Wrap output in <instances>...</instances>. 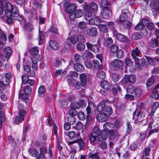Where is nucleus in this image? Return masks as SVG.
Masks as SVG:
<instances>
[{
    "label": "nucleus",
    "instance_id": "09e8293b",
    "mask_svg": "<svg viewBox=\"0 0 159 159\" xmlns=\"http://www.w3.org/2000/svg\"><path fill=\"white\" fill-rule=\"evenodd\" d=\"M142 37V35L138 32L134 33L131 36L132 39L134 40H138L141 38Z\"/></svg>",
    "mask_w": 159,
    "mask_h": 159
},
{
    "label": "nucleus",
    "instance_id": "13d9d810",
    "mask_svg": "<svg viewBox=\"0 0 159 159\" xmlns=\"http://www.w3.org/2000/svg\"><path fill=\"white\" fill-rule=\"evenodd\" d=\"M79 102H74L70 104V107L75 109H79L80 108Z\"/></svg>",
    "mask_w": 159,
    "mask_h": 159
},
{
    "label": "nucleus",
    "instance_id": "7ed1b4c3",
    "mask_svg": "<svg viewBox=\"0 0 159 159\" xmlns=\"http://www.w3.org/2000/svg\"><path fill=\"white\" fill-rule=\"evenodd\" d=\"M97 111L98 112H105L106 114L111 115L112 113V110L111 108L105 104L104 101L101 102L98 104L97 107Z\"/></svg>",
    "mask_w": 159,
    "mask_h": 159
},
{
    "label": "nucleus",
    "instance_id": "49530a36",
    "mask_svg": "<svg viewBox=\"0 0 159 159\" xmlns=\"http://www.w3.org/2000/svg\"><path fill=\"white\" fill-rule=\"evenodd\" d=\"M77 50L80 51H83L85 49V45L83 43H78L76 46Z\"/></svg>",
    "mask_w": 159,
    "mask_h": 159
},
{
    "label": "nucleus",
    "instance_id": "4468645a",
    "mask_svg": "<svg viewBox=\"0 0 159 159\" xmlns=\"http://www.w3.org/2000/svg\"><path fill=\"white\" fill-rule=\"evenodd\" d=\"M77 73L74 71H71L66 76L67 81L71 85L75 80L73 79V77L77 76Z\"/></svg>",
    "mask_w": 159,
    "mask_h": 159
},
{
    "label": "nucleus",
    "instance_id": "39448f33",
    "mask_svg": "<svg viewBox=\"0 0 159 159\" xmlns=\"http://www.w3.org/2000/svg\"><path fill=\"white\" fill-rule=\"evenodd\" d=\"M136 80V77L134 75H125L121 81V84L125 85L128 83L134 84Z\"/></svg>",
    "mask_w": 159,
    "mask_h": 159
},
{
    "label": "nucleus",
    "instance_id": "20e7f679",
    "mask_svg": "<svg viewBox=\"0 0 159 159\" xmlns=\"http://www.w3.org/2000/svg\"><path fill=\"white\" fill-rule=\"evenodd\" d=\"M131 55L133 59L135 61V64L139 68H141V65L139 63V59L137 57H140L141 55V52L138 48L136 47L135 49L132 50Z\"/></svg>",
    "mask_w": 159,
    "mask_h": 159
},
{
    "label": "nucleus",
    "instance_id": "f8f14e48",
    "mask_svg": "<svg viewBox=\"0 0 159 159\" xmlns=\"http://www.w3.org/2000/svg\"><path fill=\"white\" fill-rule=\"evenodd\" d=\"M96 116V118L98 120L102 122L106 121L107 120L108 116L107 114L102 112H99Z\"/></svg>",
    "mask_w": 159,
    "mask_h": 159
},
{
    "label": "nucleus",
    "instance_id": "052dcab7",
    "mask_svg": "<svg viewBox=\"0 0 159 159\" xmlns=\"http://www.w3.org/2000/svg\"><path fill=\"white\" fill-rule=\"evenodd\" d=\"M29 75L28 74H25L21 76L22 83L24 84H26V82L29 79Z\"/></svg>",
    "mask_w": 159,
    "mask_h": 159
},
{
    "label": "nucleus",
    "instance_id": "a18cd8bd",
    "mask_svg": "<svg viewBox=\"0 0 159 159\" xmlns=\"http://www.w3.org/2000/svg\"><path fill=\"white\" fill-rule=\"evenodd\" d=\"M24 29L28 32L32 31L33 30V26L30 23H27L24 25Z\"/></svg>",
    "mask_w": 159,
    "mask_h": 159
},
{
    "label": "nucleus",
    "instance_id": "a878e982",
    "mask_svg": "<svg viewBox=\"0 0 159 159\" xmlns=\"http://www.w3.org/2000/svg\"><path fill=\"white\" fill-rule=\"evenodd\" d=\"M25 101L22 99H20L18 101L17 107L19 111H25L24 110L25 107L24 106Z\"/></svg>",
    "mask_w": 159,
    "mask_h": 159
},
{
    "label": "nucleus",
    "instance_id": "c03bdc74",
    "mask_svg": "<svg viewBox=\"0 0 159 159\" xmlns=\"http://www.w3.org/2000/svg\"><path fill=\"white\" fill-rule=\"evenodd\" d=\"M100 31L103 33H107V32L108 29L106 26L104 24H101L98 26Z\"/></svg>",
    "mask_w": 159,
    "mask_h": 159
},
{
    "label": "nucleus",
    "instance_id": "338daca9",
    "mask_svg": "<svg viewBox=\"0 0 159 159\" xmlns=\"http://www.w3.org/2000/svg\"><path fill=\"white\" fill-rule=\"evenodd\" d=\"M152 96L156 99L159 98V95L158 91L156 89H154L152 92Z\"/></svg>",
    "mask_w": 159,
    "mask_h": 159
},
{
    "label": "nucleus",
    "instance_id": "f704fd0d",
    "mask_svg": "<svg viewBox=\"0 0 159 159\" xmlns=\"http://www.w3.org/2000/svg\"><path fill=\"white\" fill-rule=\"evenodd\" d=\"M29 152L30 155L34 157H36L39 154L37 150L33 148H30L29 150Z\"/></svg>",
    "mask_w": 159,
    "mask_h": 159
},
{
    "label": "nucleus",
    "instance_id": "5701e85b",
    "mask_svg": "<svg viewBox=\"0 0 159 159\" xmlns=\"http://www.w3.org/2000/svg\"><path fill=\"white\" fill-rule=\"evenodd\" d=\"M154 81L155 79L153 77H151L148 80L146 84L148 90H149L150 88L152 87L154 85Z\"/></svg>",
    "mask_w": 159,
    "mask_h": 159
},
{
    "label": "nucleus",
    "instance_id": "c85d7f7f",
    "mask_svg": "<svg viewBox=\"0 0 159 159\" xmlns=\"http://www.w3.org/2000/svg\"><path fill=\"white\" fill-rule=\"evenodd\" d=\"M45 89L44 86L41 85L39 88L38 96L40 97H43L44 96Z\"/></svg>",
    "mask_w": 159,
    "mask_h": 159
},
{
    "label": "nucleus",
    "instance_id": "4be33fe9",
    "mask_svg": "<svg viewBox=\"0 0 159 159\" xmlns=\"http://www.w3.org/2000/svg\"><path fill=\"white\" fill-rule=\"evenodd\" d=\"M101 87L105 90H107L111 89V84L106 80L102 81L101 83Z\"/></svg>",
    "mask_w": 159,
    "mask_h": 159
},
{
    "label": "nucleus",
    "instance_id": "37998d69",
    "mask_svg": "<svg viewBox=\"0 0 159 159\" xmlns=\"http://www.w3.org/2000/svg\"><path fill=\"white\" fill-rule=\"evenodd\" d=\"M75 118L73 115H69L67 118V122L71 125H73L75 123Z\"/></svg>",
    "mask_w": 159,
    "mask_h": 159
},
{
    "label": "nucleus",
    "instance_id": "864d4df0",
    "mask_svg": "<svg viewBox=\"0 0 159 159\" xmlns=\"http://www.w3.org/2000/svg\"><path fill=\"white\" fill-rule=\"evenodd\" d=\"M119 49V47L116 45L114 44L111 47V51L113 53H115Z\"/></svg>",
    "mask_w": 159,
    "mask_h": 159
},
{
    "label": "nucleus",
    "instance_id": "ea45409f",
    "mask_svg": "<svg viewBox=\"0 0 159 159\" xmlns=\"http://www.w3.org/2000/svg\"><path fill=\"white\" fill-rule=\"evenodd\" d=\"M134 89L132 85H129L126 89L127 94H134Z\"/></svg>",
    "mask_w": 159,
    "mask_h": 159
},
{
    "label": "nucleus",
    "instance_id": "680f3d73",
    "mask_svg": "<svg viewBox=\"0 0 159 159\" xmlns=\"http://www.w3.org/2000/svg\"><path fill=\"white\" fill-rule=\"evenodd\" d=\"M11 77V74L10 73H7L5 74V82L6 83V85H7L8 84V80H10Z\"/></svg>",
    "mask_w": 159,
    "mask_h": 159
},
{
    "label": "nucleus",
    "instance_id": "c9c22d12",
    "mask_svg": "<svg viewBox=\"0 0 159 159\" xmlns=\"http://www.w3.org/2000/svg\"><path fill=\"white\" fill-rule=\"evenodd\" d=\"M105 9V10H103V11L101 13L102 16L104 19L107 18L109 17V11L108 9Z\"/></svg>",
    "mask_w": 159,
    "mask_h": 159
},
{
    "label": "nucleus",
    "instance_id": "0eeeda50",
    "mask_svg": "<svg viewBox=\"0 0 159 159\" xmlns=\"http://www.w3.org/2000/svg\"><path fill=\"white\" fill-rule=\"evenodd\" d=\"M145 113L143 112L139 111L136 110L134 112L133 118L134 120H137L139 122L142 121L145 118Z\"/></svg>",
    "mask_w": 159,
    "mask_h": 159
},
{
    "label": "nucleus",
    "instance_id": "5fc2aeb1",
    "mask_svg": "<svg viewBox=\"0 0 159 159\" xmlns=\"http://www.w3.org/2000/svg\"><path fill=\"white\" fill-rule=\"evenodd\" d=\"M151 46L153 48H155L157 46L158 44V42L157 39H152L150 42Z\"/></svg>",
    "mask_w": 159,
    "mask_h": 159
},
{
    "label": "nucleus",
    "instance_id": "f3484780",
    "mask_svg": "<svg viewBox=\"0 0 159 159\" xmlns=\"http://www.w3.org/2000/svg\"><path fill=\"white\" fill-rule=\"evenodd\" d=\"M116 37L118 40L125 43H128L129 42L128 38L120 33H117Z\"/></svg>",
    "mask_w": 159,
    "mask_h": 159
},
{
    "label": "nucleus",
    "instance_id": "6ab92c4d",
    "mask_svg": "<svg viewBox=\"0 0 159 159\" xmlns=\"http://www.w3.org/2000/svg\"><path fill=\"white\" fill-rule=\"evenodd\" d=\"M150 6L151 8L154 10L156 13H159V2L158 1L154 2L150 4Z\"/></svg>",
    "mask_w": 159,
    "mask_h": 159
},
{
    "label": "nucleus",
    "instance_id": "cd10ccee",
    "mask_svg": "<svg viewBox=\"0 0 159 159\" xmlns=\"http://www.w3.org/2000/svg\"><path fill=\"white\" fill-rule=\"evenodd\" d=\"M110 3L107 2V0H102L100 3L99 6L101 8L108 9L107 7L109 6Z\"/></svg>",
    "mask_w": 159,
    "mask_h": 159
},
{
    "label": "nucleus",
    "instance_id": "aec40b11",
    "mask_svg": "<svg viewBox=\"0 0 159 159\" xmlns=\"http://www.w3.org/2000/svg\"><path fill=\"white\" fill-rule=\"evenodd\" d=\"M83 15V11L80 9L77 10L75 13L73 15L70 14V15L69 17L71 20H74L75 17L77 18H80Z\"/></svg>",
    "mask_w": 159,
    "mask_h": 159
},
{
    "label": "nucleus",
    "instance_id": "0e129e2a",
    "mask_svg": "<svg viewBox=\"0 0 159 159\" xmlns=\"http://www.w3.org/2000/svg\"><path fill=\"white\" fill-rule=\"evenodd\" d=\"M78 116L80 120H83L85 119V115L83 112H80L78 114Z\"/></svg>",
    "mask_w": 159,
    "mask_h": 159
},
{
    "label": "nucleus",
    "instance_id": "e2e57ef3",
    "mask_svg": "<svg viewBox=\"0 0 159 159\" xmlns=\"http://www.w3.org/2000/svg\"><path fill=\"white\" fill-rule=\"evenodd\" d=\"M53 64L55 67H58L61 65V61L60 59H56L54 61Z\"/></svg>",
    "mask_w": 159,
    "mask_h": 159
},
{
    "label": "nucleus",
    "instance_id": "e433bc0d",
    "mask_svg": "<svg viewBox=\"0 0 159 159\" xmlns=\"http://www.w3.org/2000/svg\"><path fill=\"white\" fill-rule=\"evenodd\" d=\"M113 43V40L111 38H109L105 40L104 44L105 47H108L111 46Z\"/></svg>",
    "mask_w": 159,
    "mask_h": 159
},
{
    "label": "nucleus",
    "instance_id": "a19ab883",
    "mask_svg": "<svg viewBox=\"0 0 159 159\" xmlns=\"http://www.w3.org/2000/svg\"><path fill=\"white\" fill-rule=\"evenodd\" d=\"M115 53L116 57L118 59L122 58L124 56V52L121 49H119Z\"/></svg>",
    "mask_w": 159,
    "mask_h": 159
},
{
    "label": "nucleus",
    "instance_id": "bf43d9fd",
    "mask_svg": "<svg viewBox=\"0 0 159 159\" xmlns=\"http://www.w3.org/2000/svg\"><path fill=\"white\" fill-rule=\"evenodd\" d=\"M122 24L123 25L125 28L127 29H129L132 26L131 23L129 21L127 20L122 23Z\"/></svg>",
    "mask_w": 159,
    "mask_h": 159
},
{
    "label": "nucleus",
    "instance_id": "f03ea898",
    "mask_svg": "<svg viewBox=\"0 0 159 159\" xmlns=\"http://www.w3.org/2000/svg\"><path fill=\"white\" fill-rule=\"evenodd\" d=\"M81 83L78 81L75 80L71 85H73L75 88L78 90L81 89V87L85 86L87 84V78L86 75L84 74H81L80 75Z\"/></svg>",
    "mask_w": 159,
    "mask_h": 159
},
{
    "label": "nucleus",
    "instance_id": "9d476101",
    "mask_svg": "<svg viewBox=\"0 0 159 159\" xmlns=\"http://www.w3.org/2000/svg\"><path fill=\"white\" fill-rule=\"evenodd\" d=\"M19 116H17L14 120L16 124H19L24 120V117L26 114L25 111H19Z\"/></svg>",
    "mask_w": 159,
    "mask_h": 159
},
{
    "label": "nucleus",
    "instance_id": "69168bd1",
    "mask_svg": "<svg viewBox=\"0 0 159 159\" xmlns=\"http://www.w3.org/2000/svg\"><path fill=\"white\" fill-rule=\"evenodd\" d=\"M125 62L126 65L129 66H132L133 65V62L129 58H126L125 59Z\"/></svg>",
    "mask_w": 159,
    "mask_h": 159
},
{
    "label": "nucleus",
    "instance_id": "f257e3e1",
    "mask_svg": "<svg viewBox=\"0 0 159 159\" xmlns=\"http://www.w3.org/2000/svg\"><path fill=\"white\" fill-rule=\"evenodd\" d=\"M5 7L6 10L5 14L6 16H10L12 15L15 20L20 21L23 20V16L18 13V10L16 7L14 6L10 2H7L5 4Z\"/></svg>",
    "mask_w": 159,
    "mask_h": 159
},
{
    "label": "nucleus",
    "instance_id": "423d86ee",
    "mask_svg": "<svg viewBox=\"0 0 159 159\" xmlns=\"http://www.w3.org/2000/svg\"><path fill=\"white\" fill-rule=\"evenodd\" d=\"M111 68L114 70H117L123 69L124 64L123 61L115 59L111 63Z\"/></svg>",
    "mask_w": 159,
    "mask_h": 159
},
{
    "label": "nucleus",
    "instance_id": "3c124183",
    "mask_svg": "<svg viewBox=\"0 0 159 159\" xmlns=\"http://www.w3.org/2000/svg\"><path fill=\"white\" fill-rule=\"evenodd\" d=\"M134 94L137 97H140L142 95V92L141 89L138 88H135Z\"/></svg>",
    "mask_w": 159,
    "mask_h": 159
},
{
    "label": "nucleus",
    "instance_id": "1a4fd4ad",
    "mask_svg": "<svg viewBox=\"0 0 159 159\" xmlns=\"http://www.w3.org/2000/svg\"><path fill=\"white\" fill-rule=\"evenodd\" d=\"M87 48L94 53L98 52L99 50V46L98 44H92L89 42L86 43Z\"/></svg>",
    "mask_w": 159,
    "mask_h": 159
},
{
    "label": "nucleus",
    "instance_id": "2eb2a0df",
    "mask_svg": "<svg viewBox=\"0 0 159 159\" xmlns=\"http://www.w3.org/2000/svg\"><path fill=\"white\" fill-rule=\"evenodd\" d=\"M86 28L87 34L89 36L91 37L96 36L97 34V29L96 28L92 27Z\"/></svg>",
    "mask_w": 159,
    "mask_h": 159
},
{
    "label": "nucleus",
    "instance_id": "7c9ffc66",
    "mask_svg": "<svg viewBox=\"0 0 159 159\" xmlns=\"http://www.w3.org/2000/svg\"><path fill=\"white\" fill-rule=\"evenodd\" d=\"M49 46L52 49L54 50H57L59 48L58 43L53 40L50 41Z\"/></svg>",
    "mask_w": 159,
    "mask_h": 159
},
{
    "label": "nucleus",
    "instance_id": "72a5a7b5",
    "mask_svg": "<svg viewBox=\"0 0 159 159\" xmlns=\"http://www.w3.org/2000/svg\"><path fill=\"white\" fill-rule=\"evenodd\" d=\"M128 18V16H123L121 15H120L117 22L119 24H122V23L127 20Z\"/></svg>",
    "mask_w": 159,
    "mask_h": 159
},
{
    "label": "nucleus",
    "instance_id": "4d7b16f0",
    "mask_svg": "<svg viewBox=\"0 0 159 159\" xmlns=\"http://www.w3.org/2000/svg\"><path fill=\"white\" fill-rule=\"evenodd\" d=\"M39 45L42 44L43 43V32L40 31V28L39 29Z\"/></svg>",
    "mask_w": 159,
    "mask_h": 159
},
{
    "label": "nucleus",
    "instance_id": "4c0bfd02",
    "mask_svg": "<svg viewBox=\"0 0 159 159\" xmlns=\"http://www.w3.org/2000/svg\"><path fill=\"white\" fill-rule=\"evenodd\" d=\"M68 103L67 100L65 99H62L59 102L58 104L62 108H66L67 107Z\"/></svg>",
    "mask_w": 159,
    "mask_h": 159
},
{
    "label": "nucleus",
    "instance_id": "58836bf2",
    "mask_svg": "<svg viewBox=\"0 0 159 159\" xmlns=\"http://www.w3.org/2000/svg\"><path fill=\"white\" fill-rule=\"evenodd\" d=\"M98 77L99 79L103 80L106 77V75L105 72L102 70H99L97 73Z\"/></svg>",
    "mask_w": 159,
    "mask_h": 159
},
{
    "label": "nucleus",
    "instance_id": "79ce46f5",
    "mask_svg": "<svg viewBox=\"0 0 159 159\" xmlns=\"http://www.w3.org/2000/svg\"><path fill=\"white\" fill-rule=\"evenodd\" d=\"M39 50L37 47H34L30 49L31 54L34 56L37 55L39 52Z\"/></svg>",
    "mask_w": 159,
    "mask_h": 159
},
{
    "label": "nucleus",
    "instance_id": "b1692460",
    "mask_svg": "<svg viewBox=\"0 0 159 159\" xmlns=\"http://www.w3.org/2000/svg\"><path fill=\"white\" fill-rule=\"evenodd\" d=\"M73 67L75 70L80 72H82L84 70V67L80 63H77L74 64Z\"/></svg>",
    "mask_w": 159,
    "mask_h": 159
},
{
    "label": "nucleus",
    "instance_id": "774afa93",
    "mask_svg": "<svg viewBox=\"0 0 159 159\" xmlns=\"http://www.w3.org/2000/svg\"><path fill=\"white\" fill-rule=\"evenodd\" d=\"M47 149L44 147L40 148V153L41 154L44 155L47 152Z\"/></svg>",
    "mask_w": 159,
    "mask_h": 159
},
{
    "label": "nucleus",
    "instance_id": "c756f323",
    "mask_svg": "<svg viewBox=\"0 0 159 159\" xmlns=\"http://www.w3.org/2000/svg\"><path fill=\"white\" fill-rule=\"evenodd\" d=\"M99 153L96 152L93 154L89 153L88 155V159H99L100 156L98 155Z\"/></svg>",
    "mask_w": 159,
    "mask_h": 159
},
{
    "label": "nucleus",
    "instance_id": "6e6552de",
    "mask_svg": "<svg viewBox=\"0 0 159 159\" xmlns=\"http://www.w3.org/2000/svg\"><path fill=\"white\" fill-rule=\"evenodd\" d=\"M64 6L65 7V11L68 13L71 14L74 12L77 9V6L73 3H66Z\"/></svg>",
    "mask_w": 159,
    "mask_h": 159
},
{
    "label": "nucleus",
    "instance_id": "412c9836",
    "mask_svg": "<svg viewBox=\"0 0 159 159\" xmlns=\"http://www.w3.org/2000/svg\"><path fill=\"white\" fill-rule=\"evenodd\" d=\"M82 57L84 59L87 58H92L93 55L92 52L88 50H86L82 54Z\"/></svg>",
    "mask_w": 159,
    "mask_h": 159
},
{
    "label": "nucleus",
    "instance_id": "9b49d317",
    "mask_svg": "<svg viewBox=\"0 0 159 159\" xmlns=\"http://www.w3.org/2000/svg\"><path fill=\"white\" fill-rule=\"evenodd\" d=\"M75 143H77L79 144L80 149H84L85 147V144L83 139L80 137L73 141L69 142L68 144L69 145H71Z\"/></svg>",
    "mask_w": 159,
    "mask_h": 159
},
{
    "label": "nucleus",
    "instance_id": "bb28decb",
    "mask_svg": "<svg viewBox=\"0 0 159 159\" xmlns=\"http://www.w3.org/2000/svg\"><path fill=\"white\" fill-rule=\"evenodd\" d=\"M4 51L5 53V57L7 59H9L11 53V48L10 47H7L4 48Z\"/></svg>",
    "mask_w": 159,
    "mask_h": 159
},
{
    "label": "nucleus",
    "instance_id": "dca6fc26",
    "mask_svg": "<svg viewBox=\"0 0 159 159\" xmlns=\"http://www.w3.org/2000/svg\"><path fill=\"white\" fill-rule=\"evenodd\" d=\"M77 43L76 37L75 36H72L68 38L66 42V45L68 46V48H71L70 43L75 44Z\"/></svg>",
    "mask_w": 159,
    "mask_h": 159
},
{
    "label": "nucleus",
    "instance_id": "8fccbe9b",
    "mask_svg": "<svg viewBox=\"0 0 159 159\" xmlns=\"http://www.w3.org/2000/svg\"><path fill=\"white\" fill-rule=\"evenodd\" d=\"M93 64L94 70H97L99 68L100 64L99 61L98 60H93Z\"/></svg>",
    "mask_w": 159,
    "mask_h": 159
},
{
    "label": "nucleus",
    "instance_id": "473e14b6",
    "mask_svg": "<svg viewBox=\"0 0 159 159\" xmlns=\"http://www.w3.org/2000/svg\"><path fill=\"white\" fill-rule=\"evenodd\" d=\"M13 19H14V17L12 16V15L10 16H6L5 14V16L4 17V20L8 24H11L13 22Z\"/></svg>",
    "mask_w": 159,
    "mask_h": 159
},
{
    "label": "nucleus",
    "instance_id": "603ef678",
    "mask_svg": "<svg viewBox=\"0 0 159 159\" xmlns=\"http://www.w3.org/2000/svg\"><path fill=\"white\" fill-rule=\"evenodd\" d=\"M74 127L76 130H80L83 128V125L80 121H79L76 123Z\"/></svg>",
    "mask_w": 159,
    "mask_h": 159
},
{
    "label": "nucleus",
    "instance_id": "2f4dec72",
    "mask_svg": "<svg viewBox=\"0 0 159 159\" xmlns=\"http://www.w3.org/2000/svg\"><path fill=\"white\" fill-rule=\"evenodd\" d=\"M100 131L99 128L98 127H95L93 128L90 134L100 137L101 136H100Z\"/></svg>",
    "mask_w": 159,
    "mask_h": 159
},
{
    "label": "nucleus",
    "instance_id": "393cba45",
    "mask_svg": "<svg viewBox=\"0 0 159 159\" xmlns=\"http://www.w3.org/2000/svg\"><path fill=\"white\" fill-rule=\"evenodd\" d=\"M100 137L95 136L90 134L89 135L90 142L92 144H93L94 143L97 141H101L102 140L99 139Z\"/></svg>",
    "mask_w": 159,
    "mask_h": 159
},
{
    "label": "nucleus",
    "instance_id": "de8ad7c7",
    "mask_svg": "<svg viewBox=\"0 0 159 159\" xmlns=\"http://www.w3.org/2000/svg\"><path fill=\"white\" fill-rule=\"evenodd\" d=\"M90 7L91 9L94 12L97 11L98 9L97 4L94 2H92L90 3Z\"/></svg>",
    "mask_w": 159,
    "mask_h": 159
},
{
    "label": "nucleus",
    "instance_id": "6e6d98bb",
    "mask_svg": "<svg viewBox=\"0 0 159 159\" xmlns=\"http://www.w3.org/2000/svg\"><path fill=\"white\" fill-rule=\"evenodd\" d=\"M66 73V72L65 71H63L61 69H59V70H57L54 73V75L55 77H57L59 75L62 73L64 75H65Z\"/></svg>",
    "mask_w": 159,
    "mask_h": 159
},
{
    "label": "nucleus",
    "instance_id": "ddd939ff",
    "mask_svg": "<svg viewBox=\"0 0 159 159\" xmlns=\"http://www.w3.org/2000/svg\"><path fill=\"white\" fill-rule=\"evenodd\" d=\"M89 24L91 25H101V23H104L103 21L101 20L99 18L95 17L90 20H88Z\"/></svg>",
    "mask_w": 159,
    "mask_h": 159
},
{
    "label": "nucleus",
    "instance_id": "a211bd4d",
    "mask_svg": "<svg viewBox=\"0 0 159 159\" xmlns=\"http://www.w3.org/2000/svg\"><path fill=\"white\" fill-rule=\"evenodd\" d=\"M64 134L66 135H68L69 138L71 139H77L80 137V134H76L74 131H69L68 132H65Z\"/></svg>",
    "mask_w": 159,
    "mask_h": 159
}]
</instances>
